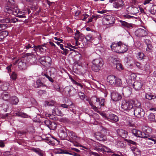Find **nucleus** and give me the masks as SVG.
<instances>
[{
  "label": "nucleus",
  "mask_w": 156,
  "mask_h": 156,
  "mask_svg": "<svg viewBox=\"0 0 156 156\" xmlns=\"http://www.w3.org/2000/svg\"><path fill=\"white\" fill-rule=\"evenodd\" d=\"M92 62V65L91 69L93 71L96 72H99L104 64L102 59L101 58L94 59Z\"/></svg>",
  "instance_id": "1"
},
{
  "label": "nucleus",
  "mask_w": 156,
  "mask_h": 156,
  "mask_svg": "<svg viewBox=\"0 0 156 156\" xmlns=\"http://www.w3.org/2000/svg\"><path fill=\"white\" fill-rule=\"evenodd\" d=\"M121 108L124 111L128 112L129 114L132 112L133 108V102L130 101L123 100L122 101Z\"/></svg>",
  "instance_id": "2"
},
{
  "label": "nucleus",
  "mask_w": 156,
  "mask_h": 156,
  "mask_svg": "<svg viewBox=\"0 0 156 156\" xmlns=\"http://www.w3.org/2000/svg\"><path fill=\"white\" fill-rule=\"evenodd\" d=\"M129 114L130 115H134L137 118H140L144 116L145 112L141 108H133V110H132V112Z\"/></svg>",
  "instance_id": "3"
},
{
  "label": "nucleus",
  "mask_w": 156,
  "mask_h": 156,
  "mask_svg": "<svg viewBox=\"0 0 156 156\" xmlns=\"http://www.w3.org/2000/svg\"><path fill=\"white\" fill-rule=\"evenodd\" d=\"M64 91L66 94L69 97L74 96L76 93V90L72 86L66 87L64 89Z\"/></svg>",
  "instance_id": "4"
},
{
  "label": "nucleus",
  "mask_w": 156,
  "mask_h": 156,
  "mask_svg": "<svg viewBox=\"0 0 156 156\" xmlns=\"http://www.w3.org/2000/svg\"><path fill=\"white\" fill-rule=\"evenodd\" d=\"M69 136L67 137L69 139L67 140L71 142H77L79 141V137L76 135V133L71 131L67 130Z\"/></svg>",
  "instance_id": "5"
},
{
  "label": "nucleus",
  "mask_w": 156,
  "mask_h": 156,
  "mask_svg": "<svg viewBox=\"0 0 156 156\" xmlns=\"http://www.w3.org/2000/svg\"><path fill=\"white\" fill-rule=\"evenodd\" d=\"M131 132L134 135L138 137L146 139L149 137V135L148 134L142 132L136 129H132Z\"/></svg>",
  "instance_id": "6"
},
{
  "label": "nucleus",
  "mask_w": 156,
  "mask_h": 156,
  "mask_svg": "<svg viewBox=\"0 0 156 156\" xmlns=\"http://www.w3.org/2000/svg\"><path fill=\"white\" fill-rule=\"evenodd\" d=\"M46 44H42L41 45H33L34 48V51L35 52H45L47 49V48L46 46Z\"/></svg>",
  "instance_id": "7"
},
{
  "label": "nucleus",
  "mask_w": 156,
  "mask_h": 156,
  "mask_svg": "<svg viewBox=\"0 0 156 156\" xmlns=\"http://www.w3.org/2000/svg\"><path fill=\"white\" fill-rule=\"evenodd\" d=\"M91 99L92 101H96L95 104L96 105H98V108H101L102 106H104V105L105 99L104 98H97L96 96H94L92 97Z\"/></svg>",
  "instance_id": "8"
},
{
  "label": "nucleus",
  "mask_w": 156,
  "mask_h": 156,
  "mask_svg": "<svg viewBox=\"0 0 156 156\" xmlns=\"http://www.w3.org/2000/svg\"><path fill=\"white\" fill-rule=\"evenodd\" d=\"M121 44V41H119L117 43H112L110 46L112 50L114 52L121 53L120 45Z\"/></svg>",
  "instance_id": "9"
},
{
  "label": "nucleus",
  "mask_w": 156,
  "mask_h": 156,
  "mask_svg": "<svg viewBox=\"0 0 156 156\" xmlns=\"http://www.w3.org/2000/svg\"><path fill=\"white\" fill-rule=\"evenodd\" d=\"M103 22L106 25L111 24L114 23L115 21V18L113 16L107 15L105 16L103 19Z\"/></svg>",
  "instance_id": "10"
},
{
  "label": "nucleus",
  "mask_w": 156,
  "mask_h": 156,
  "mask_svg": "<svg viewBox=\"0 0 156 156\" xmlns=\"http://www.w3.org/2000/svg\"><path fill=\"white\" fill-rule=\"evenodd\" d=\"M135 34L136 36L141 37L147 36L148 33L144 29L139 28L135 32Z\"/></svg>",
  "instance_id": "11"
},
{
  "label": "nucleus",
  "mask_w": 156,
  "mask_h": 156,
  "mask_svg": "<svg viewBox=\"0 0 156 156\" xmlns=\"http://www.w3.org/2000/svg\"><path fill=\"white\" fill-rule=\"evenodd\" d=\"M68 130H66V129H60L58 133V135L59 137L62 140L67 139L68 134L67 131Z\"/></svg>",
  "instance_id": "12"
},
{
  "label": "nucleus",
  "mask_w": 156,
  "mask_h": 156,
  "mask_svg": "<svg viewBox=\"0 0 156 156\" xmlns=\"http://www.w3.org/2000/svg\"><path fill=\"white\" fill-rule=\"evenodd\" d=\"M111 97L113 101H116L121 100L122 98V96L121 94L116 91H114L111 93Z\"/></svg>",
  "instance_id": "13"
},
{
  "label": "nucleus",
  "mask_w": 156,
  "mask_h": 156,
  "mask_svg": "<svg viewBox=\"0 0 156 156\" xmlns=\"http://www.w3.org/2000/svg\"><path fill=\"white\" fill-rule=\"evenodd\" d=\"M127 11L129 14L135 15L138 13L139 10L137 7L132 5L127 8Z\"/></svg>",
  "instance_id": "14"
},
{
  "label": "nucleus",
  "mask_w": 156,
  "mask_h": 156,
  "mask_svg": "<svg viewBox=\"0 0 156 156\" xmlns=\"http://www.w3.org/2000/svg\"><path fill=\"white\" fill-rule=\"evenodd\" d=\"M30 12L31 11L29 9L26 8L21 12H19L16 17L21 18H26V15L29 14Z\"/></svg>",
  "instance_id": "15"
},
{
  "label": "nucleus",
  "mask_w": 156,
  "mask_h": 156,
  "mask_svg": "<svg viewBox=\"0 0 156 156\" xmlns=\"http://www.w3.org/2000/svg\"><path fill=\"white\" fill-rule=\"evenodd\" d=\"M113 6L114 7L117 9L122 8L124 5V1L122 0H114Z\"/></svg>",
  "instance_id": "16"
},
{
  "label": "nucleus",
  "mask_w": 156,
  "mask_h": 156,
  "mask_svg": "<svg viewBox=\"0 0 156 156\" xmlns=\"http://www.w3.org/2000/svg\"><path fill=\"white\" fill-rule=\"evenodd\" d=\"M15 2L13 0H8L7 5L5 7V12H7L12 8L15 6Z\"/></svg>",
  "instance_id": "17"
},
{
  "label": "nucleus",
  "mask_w": 156,
  "mask_h": 156,
  "mask_svg": "<svg viewBox=\"0 0 156 156\" xmlns=\"http://www.w3.org/2000/svg\"><path fill=\"white\" fill-rule=\"evenodd\" d=\"M17 21L18 20L16 18L12 19L10 20V19L7 17H4L3 19L0 20V23H14Z\"/></svg>",
  "instance_id": "18"
},
{
  "label": "nucleus",
  "mask_w": 156,
  "mask_h": 156,
  "mask_svg": "<svg viewBox=\"0 0 156 156\" xmlns=\"http://www.w3.org/2000/svg\"><path fill=\"white\" fill-rule=\"evenodd\" d=\"M132 93V88L129 87H123L122 94L125 97H129Z\"/></svg>",
  "instance_id": "19"
},
{
  "label": "nucleus",
  "mask_w": 156,
  "mask_h": 156,
  "mask_svg": "<svg viewBox=\"0 0 156 156\" xmlns=\"http://www.w3.org/2000/svg\"><path fill=\"white\" fill-rule=\"evenodd\" d=\"M107 120L112 122H116L119 121V118L116 115L111 114L108 116Z\"/></svg>",
  "instance_id": "20"
},
{
  "label": "nucleus",
  "mask_w": 156,
  "mask_h": 156,
  "mask_svg": "<svg viewBox=\"0 0 156 156\" xmlns=\"http://www.w3.org/2000/svg\"><path fill=\"white\" fill-rule=\"evenodd\" d=\"M7 12H7L9 14H12L16 16H17V15L20 12L19 10L17 8L16 6H14L10 9L8 10Z\"/></svg>",
  "instance_id": "21"
},
{
  "label": "nucleus",
  "mask_w": 156,
  "mask_h": 156,
  "mask_svg": "<svg viewBox=\"0 0 156 156\" xmlns=\"http://www.w3.org/2000/svg\"><path fill=\"white\" fill-rule=\"evenodd\" d=\"M95 137L96 139L100 141H104L106 140V136L99 132L95 134Z\"/></svg>",
  "instance_id": "22"
},
{
  "label": "nucleus",
  "mask_w": 156,
  "mask_h": 156,
  "mask_svg": "<svg viewBox=\"0 0 156 156\" xmlns=\"http://www.w3.org/2000/svg\"><path fill=\"white\" fill-rule=\"evenodd\" d=\"M27 60L28 62L31 65L36 64L37 62V59L35 55H32V57H29Z\"/></svg>",
  "instance_id": "23"
},
{
  "label": "nucleus",
  "mask_w": 156,
  "mask_h": 156,
  "mask_svg": "<svg viewBox=\"0 0 156 156\" xmlns=\"http://www.w3.org/2000/svg\"><path fill=\"white\" fill-rule=\"evenodd\" d=\"M33 45L34 44L31 45L29 43H26L24 44V47L23 51L25 52H28L30 50H31L34 51Z\"/></svg>",
  "instance_id": "24"
},
{
  "label": "nucleus",
  "mask_w": 156,
  "mask_h": 156,
  "mask_svg": "<svg viewBox=\"0 0 156 156\" xmlns=\"http://www.w3.org/2000/svg\"><path fill=\"white\" fill-rule=\"evenodd\" d=\"M131 150L133 152L135 156H140L141 151L135 147H131Z\"/></svg>",
  "instance_id": "25"
},
{
  "label": "nucleus",
  "mask_w": 156,
  "mask_h": 156,
  "mask_svg": "<svg viewBox=\"0 0 156 156\" xmlns=\"http://www.w3.org/2000/svg\"><path fill=\"white\" fill-rule=\"evenodd\" d=\"M52 113L54 115H56L60 116H62L64 115L61 110L57 107H55L53 109Z\"/></svg>",
  "instance_id": "26"
},
{
  "label": "nucleus",
  "mask_w": 156,
  "mask_h": 156,
  "mask_svg": "<svg viewBox=\"0 0 156 156\" xmlns=\"http://www.w3.org/2000/svg\"><path fill=\"white\" fill-rule=\"evenodd\" d=\"M31 150L37 154L39 156H44V152L39 148L32 147Z\"/></svg>",
  "instance_id": "27"
},
{
  "label": "nucleus",
  "mask_w": 156,
  "mask_h": 156,
  "mask_svg": "<svg viewBox=\"0 0 156 156\" xmlns=\"http://www.w3.org/2000/svg\"><path fill=\"white\" fill-rule=\"evenodd\" d=\"M116 78L114 76H109L107 78L108 81L111 85L114 86Z\"/></svg>",
  "instance_id": "28"
},
{
  "label": "nucleus",
  "mask_w": 156,
  "mask_h": 156,
  "mask_svg": "<svg viewBox=\"0 0 156 156\" xmlns=\"http://www.w3.org/2000/svg\"><path fill=\"white\" fill-rule=\"evenodd\" d=\"M147 138V140L146 141V143L148 145L152 146L156 144V138L152 137L150 138L149 136Z\"/></svg>",
  "instance_id": "29"
},
{
  "label": "nucleus",
  "mask_w": 156,
  "mask_h": 156,
  "mask_svg": "<svg viewBox=\"0 0 156 156\" xmlns=\"http://www.w3.org/2000/svg\"><path fill=\"white\" fill-rule=\"evenodd\" d=\"M75 37L74 38L76 41V44L78 40L82 39V38L83 37V35L80 33L78 30H76V32L75 33Z\"/></svg>",
  "instance_id": "30"
},
{
  "label": "nucleus",
  "mask_w": 156,
  "mask_h": 156,
  "mask_svg": "<svg viewBox=\"0 0 156 156\" xmlns=\"http://www.w3.org/2000/svg\"><path fill=\"white\" fill-rule=\"evenodd\" d=\"M9 101L12 105H16L18 103L19 101L17 97L13 96L10 97Z\"/></svg>",
  "instance_id": "31"
},
{
  "label": "nucleus",
  "mask_w": 156,
  "mask_h": 156,
  "mask_svg": "<svg viewBox=\"0 0 156 156\" xmlns=\"http://www.w3.org/2000/svg\"><path fill=\"white\" fill-rule=\"evenodd\" d=\"M142 84L140 82L136 81L133 84L134 88L136 90H138L140 89L142 86Z\"/></svg>",
  "instance_id": "32"
},
{
  "label": "nucleus",
  "mask_w": 156,
  "mask_h": 156,
  "mask_svg": "<svg viewBox=\"0 0 156 156\" xmlns=\"http://www.w3.org/2000/svg\"><path fill=\"white\" fill-rule=\"evenodd\" d=\"M18 66L21 70L25 69L27 67L26 64L24 60H21L18 62Z\"/></svg>",
  "instance_id": "33"
},
{
  "label": "nucleus",
  "mask_w": 156,
  "mask_h": 156,
  "mask_svg": "<svg viewBox=\"0 0 156 156\" xmlns=\"http://www.w3.org/2000/svg\"><path fill=\"white\" fill-rule=\"evenodd\" d=\"M119 135L122 138H125L127 135V132L122 129H119L118 130Z\"/></svg>",
  "instance_id": "34"
},
{
  "label": "nucleus",
  "mask_w": 156,
  "mask_h": 156,
  "mask_svg": "<svg viewBox=\"0 0 156 156\" xmlns=\"http://www.w3.org/2000/svg\"><path fill=\"white\" fill-rule=\"evenodd\" d=\"M112 62L114 64H115L116 65V68L119 70L120 69H123L122 65L120 63L118 62V61L117 60V59L115 58H112Z\"/></svg>",
  "instance_id": "35"
},
{
  "label": "nucleus",
  "mask_w": 156,
  "mask_h": 156,
  "mask_svg": "<svg viewBox=\"0 0 156 156\" xmlns=\"http://www.w3.org/2000/svg\"><path fill=\"white\" fill-rule=\"evenodd\" d=\"M1 97L2 99L5 101H9L10 96L7 92H3L1 94Z\"/></svg>",
  "instance_id": "36"
},
{
  "label": "nucleus",
  "mask_w": 156,
  "mask_h": 156,
  "mask_svg": "<svg viewBox=\"0 0 156 156\" xmlns=\"http://www.w3.org/2000/svg\"><path fill=\"white\" fill-rule=\"evenodd\" d=\"M36 85L34 86L35 88H38L40 87H47V86L42 83L40 80H38L36 82Z\"/></svg>",
  "instance_id": "37"
},
{
  "label": "nucleus",
  "mask_w": 156,
  "mask_h": 156,
  "mask_svg": "<svg viewBox=\"0 0 156 156\" xmlns=\"http://www.w3.org/2000/svg\"><path fill=\"white\" fill-rule=\"evenodd\" d=\"M128 50V46L124 44L121 42V44L120 45L121 53L126 52Z\"/></svg>",
  "instance_id": "38"
},
{
  "label": "nucleus",
  "mask_w": 156,
  "mask_h": 156,
  "mask_svg": "<svg viewBox=\"0 0 156 156\" xmlns=\"http://www.w3.org/2000/svg\"><path fill=\"white\" fill-rule=\"evenodd\" d=\"M119 22L121 23L122 27L123 28H129L131 27V25L130 24H129L127 22L123 21L122 20H119Z\"/></svg>",
  "instance_id": "39"
},
{
  "label": "nucleus",
  "mask_w": 156,
  "mask_h": 156,
  "mask_svg": "<svg viewBox=\"0 0 156 156\" xmlns=\"http://www.w3.org/2000/svg\"><path fill=\"white\" fill-rule=\"evenodd\" d=\"M45 142L49 145L54 146L55 144V141L53 139L51 138L47 137L45 139Z\"/></svg>",
  "instance_id": "40"
},
{
  "label": "nucleus",
  "mask_w": 156,
  "mask_h": 156,
  "mask_svg": "<svg viewBox=\"0 0 156 156\" xmlns=\"http://www.w3.org/2000/svg\"><path fill=\"white\" fill-rule=\"evenodd\" d=\"M145 96L146 99L149 100L156 98V96L152 95L151 93H146Z\"/></svg>",
  "instance_id": "41"
},
{
  "label": "nucleus",
  "mask_w": 156,
  "mask_h": 156,
  "mask_svg": "<svg viewBox=\"0 0 156 156\" xmlns=\"http://www.w3.org/2000/svg\"><path fill=\"white\" fill-rule=\"evenodd\" d=\"M149 11L152 15H155L156 12V5H153Z\"/></svg>",
  "instance_id": "42"
},
{
  "label": "nucleus",
  "mask_w": 156,
  "mask_h": 156,
  "mask_svg": "<svg viewBox=\"0 0 156 156\" xmlns=\"http://www.w3.org/2000/svg\"><path fill=\"white\" fill-rule=\"evenodd\" d=\"M122 84L121 80L120 78H116L114 86L116 87H120L121 86Z\"/></svg>",
  "instance_id": "43"
},
{
  "label": "nucleus",
  "mask_w": 156,
  "mask_h": 156,
  "mask_svg": "<svg viewBox=\"0 0 156 156\" xmlns=\"http://www.w3.org/2000/svg\"><path fill=\"white\" fill-rule=\"evenodd\" d=\"M145 57V56L144 54L141 52H139L137 56V59L140 60H141L144 59Z\"/></svg>",
  "instance_id": "44"
},
{
  "label": "nucleus",
  "mask_w": 156,
  "mask_h": 156,
  "mask_svg": "<svg viewBox=\"0 0 156 156\" xmlns=\"http://www.w3.org/2000/svg\"><path fill=\"white\" fill-rule=\"evenodd\" d=\"M42 76H45L46 78H47L48 80L51 83H54V80L52 78V75H50V76L48 75L47 73H42Z\"/></svg>",
  "instance_id": "45"
},
{
  "label": "nucleus",
  "mask_w": 156,
  "mask_h": 156,
  "mask_svg": "<svg viewBox=\"0 0 156 156\" xmlns=\"http://www.w3.org/2000/svg\"><path fill=\"white\" fill-rule=\"evenodd\" d=\"M156 116L153 113H151L148 116V118L149 120L155 122Z\"/></svg>",
  "instance_id": "46"
},
{
  "label": "nucleus",
  "mask_w": 156,
  "mask_h": 156,
  "mask_svg": "<svg viewBox=\"0 0 156 156\" xmlns=\"http://www.w3.org/2000/svg\"><path fill=\"white\" fill-rule=\"evenodd\" d=\"M45 58V62L46 63V66H50L51 64V59L50 57L49 56H46Z\"/></svg>",
  "instance_id": "47"
},
{
  "label": "nucleus",
  "mask_w": 156,
  "mask_h": 156,
  "mask_svg": "<svg viewBox=\"0 0 156 156\" xmlns=\"http://www.w3.org/2000/svg\"><path fill=\"white\" fill-rule=\"evenodd\" d=\"M8 32L5 31H2L0 33V41L2 38L6 37L8 35Z\"/></svg>",
  "instance_id": "48"
},
{
  "label": "nucleus",
  "mask_w": 156,
  "mask_h": 156,
  "mask_svg": "<svg viewBox=\"0 0 156 156\" xmlns=\"http://www.w3.org/2000/svg\"><path fill=\"white\" fill-rule=\"evenodd\" d=\"M45 57H42L39 59V62L41 64L44 66H46V63L45 62Z\"/></svg>",
  "instance_id": "49"
},
{
  "label": "nucleus",
  "mask_w": 156,
  "mask_h": 156,
  "mask_svg": "<svg viewBox=\"0 0 156 156\" xmlns=\"http://www.w3.org/2000/svg\"><path fill=\"white\" fill-rule=\"evenodd\" d=\"M150 68V66L148 64H146L145 65H143L142 66V67H141V69L145 71H147Z\"/></svg>",
  "instance_id": "50"
},
{
  "label": "nucleus",
  "mask_w": 156,
  "mask_h": 156,
  "mask_svg": "<svg viewBox=\"0 0 156 156\" xmlns=\"http://www.w3.org/2000/svg\"><path fill=\"white\" fill-rule=\"evenodd\" d=\"M57 126V124L54 122H51L50 126L48 128L52 130H55V129Z\"/></svg>",
  "instance_id": "51"
},
{
  "label": "nucleus",
  "mask_w": 156,
  "mask_h": 156,
  "mask_svg": "<svg viewBox=\"0 0 156 156\" xmlns=\"http://www.w3.org/2000/svg\"><path fill=\"white\" fill-rule=\"evenodd\" d=\"M10 78L13 80H15L17 78V74L15 72H13L11 74H10Z\"/></svg>",
  "instance_id": "52"
},
{
  "label": "nucleus",
  "mask_w": 156,
  "mask_h": 156,
  "mask_svg": "<svg viewBox=\"0 0 156 156\" xmlns=\"http://www.w3.org/2000/svg\"><path fill=\"white\" fill-rule=\"evenodd\" d=\"M134 106L135 108H141V104L140 102H138V101H135L134 102Z\"/></svg>",
  "instance_id": "53"
},
{
  "label": "nucleus",
  "mask_w": 156,
  "mask_h": 156,
  "mask_svg": "<svg viewBox=\"0 0 156 156\" xmlns=\"http://www.w3.org/2000/svg\"><path fill=\"white\" fill-rule=\"evenodd\" d=\"M85 39L87 42L91 41L93 39L92 36L90 34H88L86 36Z\"/></svg>",
  "instance_id": "54"
},
{
  "label": "nucleus",
  "mask_w": 156,
  "mask_h": 156,
  "mask_svg": "<svg viewBox=\"0 0 156 156\" xmlns=\"http://www.w3.org/2000/svg\"><path fill=\"white\" fill-rule=\"evenodd\" d=\"M125 140L128 143L129 145L132 144L133 145H136L137 144L136 142L130 140L126 139H125Z\"/></svg>",
  "instance_id": "55"
},
{
  "label": "nucleus",
  "mask_w": 156,
  "mask_h": 156,
  "mask_svg": "<svg viewBox=\"0 0 156 156\" xmlns=\"http://www.w3.org/2000/svg\"><path fill=\"white\" fill-rule=\"evenodd\" d=\"M78 95L80 99L82 100H83L85 98L84 94L81 91L79 92L78 93Z\"/></svg>",
  "instance_id": "56"
},
{
  "label": "nucleus",
  "mask_w": 156,
  "mask_h": 156,
  "mask_svg": "<svg viewBox=\"0 0 156 156\" xmlns=\"http://www.w3.org/2000/svg\"><path fill=\"white\" fill-rule=\"evenodd\" d=\"M63 150L60 148L55 149L54 150V152L56 154H63Z\"/></svg>",
  "instance_id": "57"
},
{
  "label": "nucleus",
  "mask_w": 156,
  "mask_h": 156,
  "mask_svg": "<svg viewBox=\"0 0 156 156\" xmlns=\"http://www.w3.org/2000/svg\"><path fill=\"white\" fill-rule=\"evenodd\" d=\"M7 27V25L5 23H0V31L4 30Z\"/></svg>",
  "instance_id": "58"
},
{
  "label": "nucleus",
  "mask_w": 156,
  "mask_h": 156,
  "mask_svg": "<svg viewBox=\"0 0 156 156\" xmlns=\"http://www.w3.org/2000/svg\"><path fill=\"white\" fill-rule=\"evenodd\" d=\"M51 122L48 119H46L44 121V123L48 127L50 125V124Z\"/></svg>",
  "instance_id": "59"
},
{
  "label": "nucleus",
  "mask_w": 156,
  "mask_h": 156,
  "mask_svg": "<svg viewBox=\"0 0 156 156\" xmlns=\"http://www.w3.org/2000/svg\"><path fill=\"white\" fill-rule=\"evenodd\" d=\"M62 50L63 51H61V53L63 55H66L69 52V50L68 49L64 48H63V49H62Z\"/></svg>",
  "instance_id": "60"
},
{
  "label": "nucleus",
  "mask_w": 156,
  "mask_h": 156,
  "mask_svg": "<svg viewBox=\"0 0 156 156\" xmlns=\"http://www.w3.org/2000/svg\"><path fill=\"white\" fill-rule=\"evenodd\" d=\"M147 48H146V51L149 52H151L153 48V46H152L151 44L147 45Z\"/></svg>",
  "instance_id": "61"
},
{
  "label": "nucleus",
  "mask_w": 156,
  "mask_h": 156,
  "mask_svg": "<svg viewBox=\"0 0 156 156\" xmlns=\"http://www.w3.org/2000/svg\"><path fill=\"white\" fill-rule=\"evenodd\" d=\"M103 151L104 152H111V150L106 147L105 146L104 147V148H103Z\"/></svg>",
  "instance_id": "62"
},
{
  "label": "nucleus",
  "mask_w": 156,
  "mask_h": 156,
  "mask_svg": "<svg viewBox=\"0 0 156 156\" xmlns=\"http://www.w3.org/2000/svg\"><path fill=\"white\" fill-rule=\"evenodd\" d=\"M70 105H67L65 104H62L60 105V107H62L63 108L67 109L69 107Z\"/></svg>",
  "instance_id": "63"
},
{
  "label": "nucleus",
  "mask_w": 156,
  "mask_h": 156,
  "mask_svg": "<svg viewBox=\"0 0 156 156\" xmlns=\"http://www.w3.org/2000/svg\"><path fill=\"white\" fill-rule=\"evenodd\" d=\"M117 145L119 147H122L124 146V144L121 141H119L117 143Z\"/></svg>",
  "instance_id": "64"
}]
</instances>
